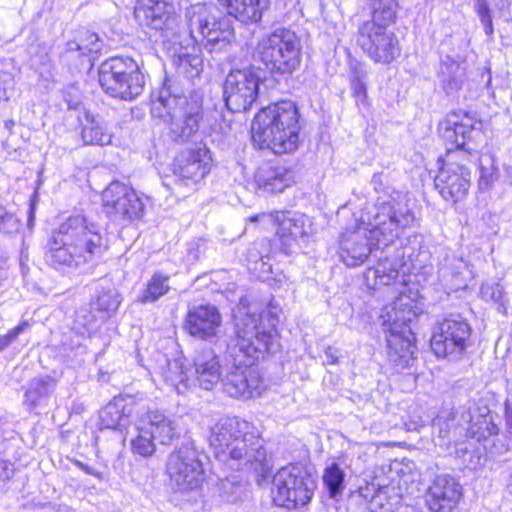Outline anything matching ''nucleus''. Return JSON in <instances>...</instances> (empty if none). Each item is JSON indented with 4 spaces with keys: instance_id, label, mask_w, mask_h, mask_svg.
<instances>
[{
    "instance_id": "79ce46f5",
    "label": "nucleus",
    "mask_w": 512,
    "mask_h": 512,
    "mask_svg": "<svg viewBox=\"0 0 512 512\" xmlns=\"http://www.w3.org/2000/svg\"><path fill=\"white\" fill-rule=\"evenodd\" d=\"M121 301V295L116 289L101 288L92 306L103 314L102 318H109L117 311Z\"/></svg>"
},
{
    "instance_id": "c85d7f7f",
    "label": "nucleus",
    "mask_w": 512,
    "mask_h": 512,
    "mask_svg": "<svg viewBox=\"0 0 512 512\" xmlns=\"http://www.w3.org/2000/svg\"><path fill=\"white\" fill-rule=\"evenodd\" d=\"M133 412L131 398L114 397L99 412L100 428L123 431L128 427Z\"/></svg>"
},
{
    "instance_id": "338daca9",
    "label": "nucleus",
    "mask_w": 512,
    "mask_h": 512,
    "mask_svg": "<svg viewBox=\"0 0 512 512\" xmlns=\"http://www.w3.org/2000/svg\"><path fill=\"white\" fill-rule=\"evenodd\" d=\"M34 210H35V202L34 200H31L30 202V209H29V215H28V223L31 224L34 219Z\"/></svg>"
},
{
    "instance_id": "a211bd4d",
    "label": "nucleus",
    "mask_w": 512,
    "mask_h": 512,
    "mask_svg": "<svg viewBox=\"0 0 512 512\" xmlns=\"http://www.w3.org/2000/svg\"><path fill=\"white\" fill-rule=\"evenodd\" d=\"M471 331L466 320L460 317L445 318L434 328L431 349L439 358L459 360L469 346Z\"/></svg>"
},
{
    "instance_id": "0eeeda50",
    "label": "nucleus",
    "mask_w": 512,
    "mask_h": 512,
    "mask_svg": "<svg viewBox=\"0 0 512 512\" xmlns=\"http://www.w3.org/2000/svg\"><path fill=\"white\" fill-rule=\"evenodd\" d=\"M98 81L109 96L125 101L137 98L144 90L145 77L131 57L113 56L103 61Z\"/></svg>"
},
{
    "instance_id": "4be33fe9",
    "label": "nucleus",
    "mask_w": 512,
    "mask_h": 512,
    "mask_svg": "<svg viewBox=\"0 0 512 512\" xmlns=\"http://www.w3.org/2000/svg\"><path fill=\"white\" fill-rule=\"evenodd\" d=\"M224 355L227 361L232 362L222 378L224 391L235 398L259 396L264 389V382L257 367L244 363L243 357H236L235 360L234 357Z\"/></svg>"
},
{
    "instance_id": "b1692460",
    "label": "nucleus",
    "mask_w": 512,
    "mask_h": 512,
    "mask_svg": "<svg viewBox=\"0 0 512 512\" xmlns=\"http://www.w3.org/2000/svg\"><path fill=\"white\" fill-rule=\"evenodd\" d=\"M477 415H471L470 426L467 429L466 437L477 443H482L483 449L492 456L507 451V446L498 437L499 428L494 423L487 407L479 408Z\"/></svg>"
},
{
    "instance_id": "4468645a",
    "label": "nucleus",
    "mask_w": 512,
    "mask_h": 512,
    "mask_svg": "<svg viewBox=\"0 0 512 512\" xmlns=\"http://www.w3.org/2000/svg\"><path fill=\"white\" fill-rule=\"evenodd\" d=\"M474 158L462 150L447 148V161L435 178V187L446 201L457 203L464 199L471 186V170Z\"/></svg>"
},
{
    "instance_id": "c756f323",
    "label": "nucleus",
    "mask_w": 512,
    "mask_h": 512,
    "mask_svg": "<svg viewBox=\"0 0 512 512\" xmlns=\"http://www.w3.org/2000/svg\"><path fill=\"white\" fill-rule=\"evenodd\" d=\"M62 241H64V234L60 232L59 227L48 242V250L45 253L46 262L56 270L63 272L81 268L82 265L78 263L72 247L62 244Z\"/></svg>"
},
{
    "instance_id": "4d7b16f0",
    "label": "nucleus",
    "mask_w": 512,
    "mask_h": 512,
    "mask_svg": "<svg viewBox=\"0 0 512 512\" xmlns=\"http://www.w3.org/2000/svg\"><path fill=\"white\" fill-rule=\"evenodd\" d=\"M475 1V9L479 16V18H484V16H491L490 8L487 3V0H474Z\"/></svg>"
},
{
    "instance_id": "603ef678",
    "label": "nucleus",
    "mask_w": 512,
    "mask_h": 512,
    "mask_svg": "<svg viewBox=\"0 0 512 512\" xmlns=\"http://www.w3.org/2000/svg\"><path fill=\"white\" fill-rule=\"evenodd\" d=\"M29 327V322L23 321L8 331L7 334L0 336V352L9 347L18 338V336L28 330Z\"/></svg>"
},
{
    "instance_id": "de8ad7c7",
    "label": "nucleus",
    "mask_w": 512,
    "mask_h": 512,
    "mask_svg": "<svg viewBox=\"0 0 512 512\" xmlns=\"http://www.w3.org/2000/svg\"><path fill=\"white\" fill-rule=\"evenodd\" d=\"M280 233L282 236H290L293 239L303 238L307 235L303 217L285 218L281 221Z\"/></svg>"
},
{
    "instance_id": "5701e85b",
    "label": "nucleus",
    "mask_w": 512,
    "mask_h": 512,
    "mask_svg": "<svg viewBox=\"0 0 512 512\" xmlns=\"http://www.w3.org/2000/svg\"><path fill=\"white\" fill-rule=\"evenodd\" d=\"M221 323L222 317L217 307L201 304L188 310L184 326L191 336L213 342L216 347V341L227 336L220 335Z\"/></svg>"
},
{
    "instance_id": "774afa93",
    "label": "nucleus",
    "mask_w": 512,
    "mask_h": 512,
    "mask_svg": "<svg viewBox=\"0 0 512 512\" xmlns=\"http://www.w3.org/2000/svg\"><path fill=\"white\" fill-rule=\"evenodd\" d=\"M334 511L335 512H347V508L339 506V507H335Z\"/></svg>"
},
{
    "instance_id": "37998d69",
    "label": "nucleus",
    "mask_w": 512,
    "mask_h": 512,
    "mask_svg": "<svg viewBox=\"0 0 512 512\" xmlns=\"http://www.w3.org/2000/svg\"><path fill=\"white\" fill-rule=\"evenodd\" d=\"M175 63L181 73L188 78L199 76L203 68V59L200 54V48L192 47L191 52L182 51L178 54Z\"/></svg>"
},
{
    "instance_id": "7ed1b4c3",
    "label": "nucleus",
    "mask_w": 512,
    "mask_h": 512,
    "mask_svg": "<svg viewBox=\"0 0 512 512\" xmlns=\"http://www.w3.org/2000/svg\"><path fill=\"white\" fill-rule=\"evenodd\" d=\"M300 115L292 101H280L261 109L252 123V139L275 154L293 153L300 144Z\"/></svg>"
},
{
    "instance_id": "1a4fd4ad",
    "label": "nucleus",
    "mask_w": 512,
    "mask_h": 512,
    "mask_svg": "<svg viewBox=\"0 0 512 512\" xmlns=\"http://www.w3.org/2000/svg\"><path fill=\"white\" fill-rule=\"evenodd\" d=\"M215 7L197 3L186 10L187 29L191 40L209 52L225 50L233 36V29L225 18L214 15Z\"/></svg>"
},
{
    "instance_id": "aec40b11",
    "label": "nucleus",
    "mask_w": 512,
    "mask_h": 512,
    "mask_svg": "<svg viewBox=\"0 0 512 512\" xmlns=\"http://www.w3.org/2000/svg\"><path fill=\"white\" fill-rule=\"evenodd\" d=\"M359 223L353 229H346L340 238L339 255L348 267H356L363 264L374 248L388 247L391 243H381L377 240L373 225L362 221V213Z\"/></svg>"
},
{
    "instance_id": "f3484780",
    "label": "nucleus",
    "mask_w": 512,
    "mask_h": 512,
    "mask_svg": "<svg viewBox=\"0 0 512 512\" xmlns=\"http://www.w3.org/2000/svg\"><path fill=\"white\" fill-rule=\"evenodd\" d=\"M102 209L112 222L126 225L140 219L145 206L132 187L113 181L102 192Z\"/></svg>"
},
{
    "instance_id": "680f3d73",
    "label": "nucleus",
    "mask_w": 512,
    "mask_h": 512,
    "mask_svg": "<svg viewBox=\"0 0 512 512\" xmlns=\"http://www.w3.org/2000/svg\"><path fill=\"white\" fill-rule=\"evenodd\" d=\"M78 467L83 470L85 473L96 476L97 478H101V474L96 472L92 467L83 464L81 462H77Z\"/></svg>"
},
{
    "instance_id": "72a5a7b5",
    "label": "nucleus",
    "mask_w": 512,
    "mask_h": 512,
    "mask_svg": "<svg viewBox=\"0 0 512 512\" xmlns=\"http://www.w3.org/2000/svg\"><path fill=\"white\" fill-rule=\"evenodd\" d=\"M56 386L57 380L51 376L33 378L24 394V405L29 411L46 406Z\"/></svg>"
},
{
    "instance_id": "f704fd0d",
    "label": "nucleus",
    "mask_w": 512,
    "mask_h": 512,
    "mask_svg": "<svg viewBox=\"0 0 512 512\" xmlns=\"http://www.w3.org/2000/svg\"><path fill=\"white\" fill-rule=\"evenodd\" d=\"M159 373L164 381L179 394L188 389L189 378L182 359L170 360L165 358L164 364L159 367Z\"/></svg>"
},
{
    "instance_id": "864d4df0",
    "label": "nucleus",
    "mask_w": 512,
    "mask_h": 512,
    "mask_svg": "<svg viewBox=\"0 0 512 512\" xmlns=\"http://www.w3.org/2000/svg\"><path fill=\"white\" fill-rule=\"evenodd\" d=\"M13 86L14 78L12 73L0 70V101L9 99V92L13 89Z\"/></svg>"
},
{
    "instance_id": "f257e3e1",
    "label": "nucleus",
    "mask_w": 512,
    "mask_h": 512,
    "mask_svg": "<svg viewBox=\"0 0 512 512\" xmlns=\"http://www.w3.org/2000/svg\"><path fill=\"white\" fill-rule=\"evenodd\" d=\"M277 323L271 308L256 312L241 304L234 314L233 334L216 341V350L235 360L246 357L255 361L274 354L280 348Z\"/></svg>"
},
{
    "instance_id": "2f4dec72",
    "label": "nucleus",
    "mask_w": 512,
    "mask_h": 512,
    "mask_svg": "<svg viewBox=\"0 0 512 512\" xmlns=\"http://www.w3.org/2000/svg\"><path fill=\"white\" fill-rule=\"evenodd\" d=\"M227 14L242 23L258 22L269 7L270 0H218Z\"/></svg>"
},
{
    "instance_id": "13d9d810",
    "label": "nucleus",
    "mask_w": 512,
    "mask_h": 512,
    "mask_svg": "<svg viewBox=\"0 0 512 512\" xmlns=\"http://www.w3.org/2000/svg\"><path fill=\"white\" fill-rule=\"evenodd\" d=\"M338 360V350L331 346H328L325 349V363L334 365L338 363Z\"/></svg>"
},
{
    "instance_id": "cd10ccee",
    "label": "nucleus",
    "mask_w": 512,
    "mask_h": 512,
    "mask_svg": "<svg viewBox=\"0 0 512 512\" xmlns=\"http://www.w3.org/2000/svg\"><path fill=\"white\" fill-rule=\"evenodd\" d=\"M196 380L204 390H212L221 379L219 357L213 348H203L194 358Z\"/></svg>"
},
{
    "instance_id": "052dcab7",
    "label": "nucleus",
    "mask_w": 512,
    "mask_h": 512,
    "mask_svg": "<svg viewBox=\"0 0 512 512\" xmlns=\"http://www.w3.org/2000/svg\"><path fill=\"white\" fill-rule=\"evenodd\" d=\"M78 51L82 55V45H80L79 38L73 41H68L66 44V52Z\"/></svg>"
},
{
    "instance_id": "9d476101",
    "label": "nucleus",
    "mask_w": 512,
    "mask_h": 512,
    "mask_svg": "<svg viewBox=\"0 0 512 512\" xmlns=\"http://www.w3.org/2000/svg\"><path fill=\"white\" fill-rule=\"evenodd\" d=\"M60 232L64 234L61 243L72 247L82 267L97 263L108 249L98 225L88 221L85 216L69 217L60 225Z\"/></svg>"
},
{
    "instance_id": "473e14b6",
    "label": "nucleus",
    "mask_w": 512,
    "mask_h": 512,
    "mask_svg": "<svg viewBox=\"0 0 512 512\" xmlns=\"http://www.w3.org/2000/svg\"><path fill=\"white\" fill-rule=\"evenodd\" d=\"M259 188L270 193H281L294 182V173L284 166H269L256 175Z\"/></svg>"
},
{
    "instance_id": "0e129e2a",
    "label": "nucleus",
    "mask_w": 512,
    "mask_h": 512,
    "mask_svg": "<svg viewBox=\"0 0 512 512\" xmlns=\"http://www.w3.org/2000/svg\"><path fill=\"white\" fill-rule=\"evenodd\" d=\"M86 313H87V311H86V310H80V311L77 313V317H78V318H80L81 316L84 318V321L82 322V324H83L84 326H86V325H88L89 323H91V322H92V320H93V318H94L92 315H90V314H89V315H88V318L86 319V315H85Z\"/></svg>"
},
{
    "instance_id": "c03bdc74",
    "label": "nucleus",
    "mask_w": 512,
    "mask_h": 512,
    "mask_svg": "<svg viewBox=\"0 0 512 512\" xmlns=\"http://www.w3.org/2000/svg\"><path fill=\"white\" fill-rule=\"evenodd\" d=\"M345 476L344 470L335 462L324 469L322 479L330 498L336 499L342 495Z\"/></svg>"
},
{
    "instance_id": "49530a36",
    "label": "nucleus",
    "mask_w": 512,
    "mask_h": 512,
    "mask_svg": "<svg viewBox=\"0 0 512 512\" xmlns=\"http://www.w3.org/2000/svg\"><path fill=\"white\" fill-rule=\"evenodd\" d=\"M371 20L394 23L397 15L398 0H371Z\"/></svg>"
},
{
    "instance_id": "2eb2a0df",
    "label": "nucleus",
    "mask_w": 512,
    "mask_h": 512,
    "mask_svg": "<svg viewBox=\"0 0 512 512\" xmlns=\"http://www.w3.org/2000/svg\"><path fill=\"white\" fill-rule=\"evenodd\" d=\"M212 168L211 151L206 145H196L181 151L174 160L175 191L178 194L193 192Z\"/></svg>"
},
{
    "instance_id": "6ab92c4d",
    "label": "nucleus",
    "mask_w": 512,
    "mask_h": 512,
    "mask_svg": "<svg viewBox=\"0 0 512 512\" xmlns=\"http://www.w3.org/2000/svg\"><path fill=\"white\" fill-rule=\"evenodd\" d=\"M134 17L140 26L159 32L168 41H175L180 34L179 17L167 1L137 0Z\"/></svg>"
},
{
    "instance_id": "f8f14e48",
    "label": "nucleus",
    "mask_w": 512,
    "mask_h": 512,
    "mask_svg": "<svg viewBox=\"0 0 512 512\" xmlns=\"http://www.w3.org/2000/svg\"><path fill=\"white\" fill-rule=\"evenodd\" d=\"M205 459L206 455L196 447L193 440L183 441L167 460V474L174 487L179 491L200 488L206 479Z\"/></svg>"
},
{
    "instance_id": "423d86ee",
    "label": "nucleus",
    "mask_w": 512,
    "mask_h": 512,
    "mask_svg": "<svg viewBox=\"0 0 512 512\" xmlns=\"http://www.w3.org/2000/svg\"><path fill=\"white\" fill-rule=\"evenodd\" d=\"M415 317L412 301L406 296L398 297L381 309L380 319L386 333L388 359L396 369L409 367L414 360V334L409 323Z\"/></svg>"
},
{
    "instance_id": "dca6fc26",
    "label": "nucleus",
    "mask_w": 512,
    "mask_h": 512,
    "mask_svg": "<svg viewBox=\"0 0 512 512\" xmlns=\"http://www.w3.org/2000/svg\"><path fill=\"white\" fill-rule=\"evenodd\" d=\"M261 74V69L253 66L229 72L223 87V97L228 110L233 113L246 112L256 103Z\"/></svg>"
},
{
    "instance_id": "a19ab883",
    "label": "nucleus",
    "mask_w": 512,
    "mask_h": 512,
    "mask_svg": "<svg viewBox=\"0 0 512 512\" xmlns=\"http://www.w3.org/2000/svg\"><path fill=\"white\" fill-rule=\"evenodd\" d=\"M402 266V256L396 255L392 258L386 256L385 258H379L373 271L379 284L389 285L398 277L399 269Z\"/></svg>"
},
{
    "instance_id": "3c124183",
    "label": "nucleus",
    "mask_w": 512,
    "mask_h": 512,
    "mask_svg": "<svg viewBox=\"0 0 512 512\" xmlns=\"http://www.w3.org/2000/svg\"><path fill=\"white\" fill-rule=\"evenodd\" d=\"M481 297L486 301H492L503 306L504 290L499 283H484L480 289Z\"/></svg>"
},
{
    "instance_id": "6e6552de",
    "label": "nucleus",
    "mask_w": 512,
    "mask_h": 512,
    "mask_svg": "<svg viewBox=\"0 0 512 512\" xmlns=\"http://www.w3.org/2000/svg\"><path fill=\"white\" fill-rule=\"evenodd\" d=\"M257 55L273 75H291L300 65L301 43L294 31L279 27L263 38Z\"/></svg>"
},
{
    "instance_id": "a18cd8bd",
    "label": "nucleus",
    "mask_w": 512,
    "mask_h": 512,
    "mask_svg": "<svg viewBox=\"0 0 512 512\" xmlns=\"http://www.w3.org/2000/svg\"><path fill=\"white\" fill-rule=\"evenodd\" d=\"M479 160L480 177L478 181L479 189L484 191L491 187L495 180H497L499 172L496 166L495 157L492 154H484L476 158ZM475 159H473V162Z\"/></svg>"
},
{
    "instance_id": "c9c22d12",
    "label": "nucleus",
    "mask_w": 512,
    "mask_h": 512,
    "mask_svg": "<svg viewBox=\"0 0 512 512\" xmlns=\"http://www.w3.org/2000/svg\"><path fill=\"white\" fill-rule=\"evenodd\" d=\"M465 69L449 56L441 63L443 88L448 95H454L464 83Z\"/></svg>"
},
{
    "instance_id": "39448f33",
    "label": "nucleus",
    "mask_w": 512,
    "mask_h": 512,
    "mask_svg": "<svg viewBox=\"0 0 512 512\" xmlns=\"http://www.w3.org/2000/svg\"><path fill=\"white\" fill-rule=\"evenodd\" d=\"M202 104V95L195 92L187 97L176 82L166 79L152 100L151 114L169 126L175 140L186 141L199 130Z\"/></svg>"
},
{
    "instance_id": "bf43d9fd",
    "label": "nucleus",
    "mask_w": 512,
    "mask_h": 512,
    "mask_svg": "<svg viewBox=\"0 0 512 512\" xmlns=\"http://www.w3.org/2000/svg\"><path fill=\"white\" fill-rule=\"evenodd\" d=\"M480 21L484 26V31L486 35L491 36L493 34V24L491 16H484V18H480Z\"/></svg>"
},
{
    "instance_id": "e2e57ef3",
    "label": "nucleus",
    "mask_w": 512,
    "mask_h": 512,
    "mask_svg": "<svg viewBox=\"0 0 512 512\" xmlns=\"http://www.w3.org/2000/svg\"><path fill=\"white\" fill-rule=\"evenodd\" d=\"M441 423H442V418L438 416V417H436V418L433 420V427H434V428L439 427L440 436H441V437H446V434L448 433V431H444V430L441 428Z\"/></svg>"
},
{
    "instance_id": "412c9836",
    "label": "nucleus",
    "mask_w": 512,
    "mask_h": 512,
    "mask_svg": "<svg viewBox=\"0 0 512 512\" xmlns=\"http://www.w3.org/2000/svg\"><path fill=\"white\" fill-rule=\"evenodd\" d=\"M442 138L454 150L467 152L468 158H477V145L475 140L482 135V122L471 113H451L440 125Z\"/></svg>"
},
{
    "instance_id": "ddd939ff",
    "label": "nucleus",
    "mask_w": 512,
    "mask_h": 512,
    "mask_svg": "<svg viewBox=\"0 0 512 512\" xmlns=\"http://www.w3.org/2000/svg\"><path fill=\"white\" fill-rule=\"evenodd\" d=\"M391 24L369 19L358 26L356 43L376 63L389 64L400 56L399 40L389 29Z\"/></svg>"
},
{
    "instance_id": "a878e982",
    "label": "nucleus",
    "mask_w": 512,
    "mask_h": 512,
    "mask_svg": "<svg viewBox=\"0 0 512 512\" xmlns=\"http://www.w3.org/2000/svg\"><path fill=\"white\" fill-rule=\"evenodd\" d=\"M140 419L161 445H171L175 439L181 436L183 431L177 418L168 416L158 410L147 411L140 416Z\"/></svg>"
},
{
    "instance_id": "ea45409f",
    "label": "nucleus",
    "mask_w": 512,
    "mask_h": 512,
    "mask_svg": "<svg viewBox=\"0 0 512 512\" xmlns=\"http://www.w3.org/2000/svg\"><path fill=\"white\" fill-rule=\"evenodd\" d=\"M135 427L137 436L131 442L133 453L145 458L151 457L156 451L155 438L140 417L136 421Z\"/></svg>"
},
{
    "instance_id": "20e7f679",
    "label": "nucleus",
    "mask_w": 512,
    "mask_h": 512,
    "mask_svg": "<svg viewBox=\"0 0 512 512\" xmlns=\"http://www.w3.org/2000/svg\"><path fill=\"white\" fill-rule=\"evenodd\" d=\"M382 173L373 175L371 184L378 197L375 204L362 211V221L373 225L375 235L381 243H393L400 234L415 221L413 211L409 208L406 195L385 183Z\"/></svg>"
},
{
    "instance_id": "5fc2aeb1",
    "label": "nucleus",
    "mask_w": 512,
    "mask_h": 512,
    "mask_svg": "<svg viewBox=\"0 0 512 512\" xmlns=\"http://www.w3.org/2000/svg\"><path fill=\"white\" fill-rule=\"evenodd\" d=\"M351 81H364L367 77V70L365 66L359 62L352 63L351 66Z\"/></svg>"
},
{
    "instance_id": "4c0bfd02",
    "label": "nucleus",
    "mask_w": 512,
    "mask_h": 512,
    "mask_svg": "<svg viewBox=\"0 0 512 512\" xmlns=\"http://www.w3.org/2000/svg\"><path fill=\"white\" fill-rule=\"evenodd\" d=\"M487 452L483 447H476L475 441L467 439L455 443V456L462 461V465L469 470L481 467Z\"/></svg>"
},
{
    "instance_id": "6e6d98bb",
    "label": "nucleus",
    "mask_w": 512,
    "mask_h": 512,
    "mask_svg": "<svg viewBox=\"0 0 512 512\" xmlns=\"http://www.w3.org/2000/svg\"><path fill=\"white\" fill-rule=\"evenodd\" d=\"M351 88L356 101L364 102L367 96L365 81H351Z\"/></svg>"
},
{
    "instance_id": "58836bf2",
    "label": "nucleus",
    "mask_w": 512,
    "mask_h": 512,
    "mask_svg": "<svg viewBox=\"0 0 512 512\" xmlns=\"http://www.w3.org/2000/svg\"><path fill=\"white\" fill-rule=\"evenodd\" d=\"M169 279V276L162 272H155L138 296V301L142 304L154 303L166 295L170 290Z\"/></svg>"
},
{
    "instance_id": "393cba45",
    "label": "nucleus",
    "mask_w": 512,
    "mask_h": 512,
    "mask_svg": "<svg viewBox=\"0 0 512 512\" xmlns=\"http://www.w3.org/2000/svg\"><path fill=\"white\" fill-rule=\"evenodd\" d=\"M461 490L454 477L439 475L428 489L426 503L432 512H451L462 496Z\"/></svg>"
},
{
    "instance_id": "9b49d317",
    "label": "nucleus",
    "mask_w": 512,
    "mask_h": 512,
    "mask_svg": "<svg viewBox=\"0 0 512 512\" xmlns=\"http://www.w3.org/2000/svg\"><path fill=\"white\" fill-rule=\"evenodd\" d=\"M316 487V480L306 469L288 465L274 475L271 493L277 506L298 509L310 503Z\"/></svg>"
},
{
    "instance_id": "e433bc0d",
    "label": "nucleus",
    "mask_w": 512,
    "mask_h": 512,
    "mask_svg": "<svg viewBox=\"0 0 512 512\" xmlns=\"http://www.w3.org/2000/svg\"><path fill=\"white\" fill-rule=\"evenodd\" d=\"M359 495L367 501L370 512H391L393 503L388 497L387 488H377L374 483L359 488Z\"/></svg>"
},
{
    "instance_id": "09e8293b",
    "label": "nucleus",
    "mask_w": 512,
    "mask_h": 512,
    "mask_svg": "<svg viewBox=\"0 0 512 512\" xmlns=\"http://www.w3.org/2000/svg\"><path fill=\"white\" fill-rule=\"evenodd\" d=\"M20 219L0 204V233L11 235L17 233L20 229Z\"/></svg>"
},
{
    "instance_id": "69168bd1",
    "label": "nucleus",
    "mask_w": 512,
    "mask_h": 512,
    "mask_svg": "<svg viewBox=\"0 0 512 512\" xmlns=\"http://www.w3.org/2000/svg\"><path fill=\"white\" fill-rule=\"evenodd\" d=\"M505 418H506V424H507L508 432L510 434H512V410H510L508 408L506 409Z\"/></svg>"
},
{
    "instance_id": "8fccbe9b",
    "label": "nucleus",
    "mask_w": 512,
    "mask_h": 512,
    "mask_svg": "<svg viewBox=\"0 0 512 512\" xmlns=\"http://www.w3.org/2000/svg\"><path fill=\"white\" fill-rule=\"evenodd\" d=\"M80 45H82V55L98 53L101 51L103 42L98 35L88 30H82L79 33Z\"/></svg>"
},
{
    "instance_id": "bb28decb",
    "label": "nucleus",
    "mask_w": 512,
    "mask_h": 512,
    "mask_svg": "<svg viewBox=\"0 0 512 512\" xmlns=\"http://www.w3.org/2000/svg\"><path fill=\"white\" fill-rule=\"evenodd\" d=\"M469 271L468 264L462 257L455 254H447L440 261L438 266V279L447 293L466 288V273Z\"/></svg>"
},
{
    "instance_id": "f03ea898",
    "label": "nucleus",
    "mask_w": 512,
    "mask_h": 512,
    "mask_svg": "<svg viewBox=\"0 0 512 512\" xmlns=\"http://www.w3.org/2000/svg\"><path fill=\"white\" fill-rule=\"evenodd\" d=\"M209 443L215 455L233 470L261 468L267 452L256 427L237 417L220 419L212 428Z\"/></svg>"
},
{
    "instance_id": "7c9ffc66",
    "label": "nucleus",
    "mask_w": 512,
    "mask_h": 512,
    "mask_svg": "<svg viewBox=\"0 0 512 512\" xmlns=\"http://www.w3.org/2000/svg\"><path fill=\"white\" fill-rule=\"evenodd\" d=\"M78 121L84 144L101 146L111 144L113 133L101 117L89 111H84L78 116Z\"/></svg>"
}]
</instances>
